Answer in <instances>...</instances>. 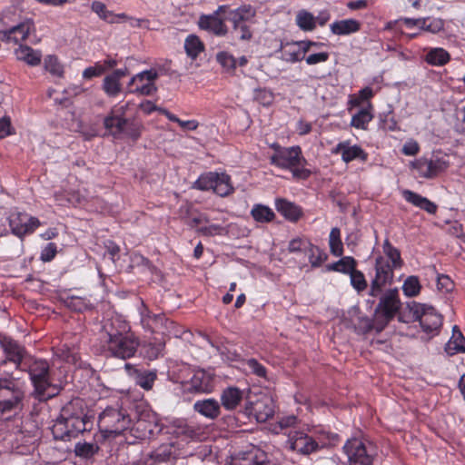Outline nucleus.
Here are the masks:
<instances>
[{"label":"nucleus","instance_id":"obj_1","mask_svg":"<svg viewBox=\"0 0 465 465\" xmlns=\"http://www.w3.org/2000/svg\"><path fill=\"white\" fill-rule=\"evenodd\" d=\"M100 344L107 355L126 360L135 355L140 341L132 331L129 322L116 316L103 325Z\"/></svg>","mask_w":465,"mask_h":465},{"label":"nucleus","instance_id":"obj_2","mask_svg":"<svg viewBox=\"0 0 465 465\" xmlns=\"http://www.w3.org/2000/svg\"><path fill=\"white\" fill-rule=\"evenodd\" d=\"M130 103L117 104L104 119V126L115 138L124 135L137 141L143 133V124L140 120L128 116Z\"/></svg>","mask_w":465,"mask_h":465},{"label":"nucleus","instance_id":"obj_3","mask_svg":"<svg viewBox=\"0 0 465 465\" xmlns=\"http://www.w3.org/2000/svg\"><path fill=\"white\" fill-rule=\"evenodd\" d=\"M269 161L279 169L290 171L292 179L297 182L308 180L312 174V171L306 168L308 162L299 145L287 147L278 155H271Z\"/></svg>","mask_w":465,"mask_h":465},{"label":"nucleus","instance_id":"obj_4","mask_svg":"<svg viewBox=\"0 0 465 465\" xmlns=\"http://www.w3.org/2000/svg\"><path fill=\"white\" fill-rule=\"evenodd\" d=\"M131 426L129 413L119 403L107 406L98 416V427L104 437L120 435Z\"/></svg>","mask_w":465,"mask_h":465},{"label":"nucleus","instance_id":"obj_5","mask_svg":"<svg viewBox=\"0 0 465 465\" xmlns=\"http://www.w3.org/2000/svg\"><path fill=\"white\" fill-rule=\"evenodd\" d=\"M349 465H373L378 455L376 444L365 438H351L342 447Z\"/></svg>","mask_w":465,"mask_h":465},{"label":"nucleus","instance_id":"obj_6","mask_svg":"<svg viewBox=\"0 0 465 465\" xmlns=\"http://www.w3.org/2000/svg\"><path fill=\"white\" fill-rule=\"evenodd\" d=\"M412 321H419L422 331L430 337L438 335L443 317L432 306L411 302L407 304Z\"/></svg>","mask_w":465,"mask_h":465},{"label":"nucleus","instance_id":"obj_7","mask_svg":"<svg viewBox=\"0 0 465 465\" xmlns=\"http://www.w3.org/2000/svg\"><path fill=\"white\" fill-rule=\"evenodd\" d=\"M378 297L380 300L374 312L378 317L377 332H381L399 312L401 302L397 288L382 292Z\"/></svg>","mask_w":465,"mask_h":465},{"label":"nucleus","instance_id":"obj_8","mask_svg":"<svg viewBox=\"0 0 465 465\" xmlns=\"http://www.w3.org/2000/svg\"><path fill=\"white\" fill-rule=\"evenodd\" d=\"M24 391L14 379L0 378V416L23 408Z\"/></svg>","mask_w":465,"mask_h":465},{"label":"nucleus","instance_id":"obj_9","mask_svg":"<svg viewBox=\"0 0 465 465\" xmlns=\"http://www.w3.org/2000/svg\"><path fill=\"white\" fill-rule=\"evenodd\" d=\"M193 187L200 191L213 190L215 194L221 197H226L234 192L230 175L217 172H208L201 174Z\"/></svg>","mask_w":465,"mask_h":465},{"label":"nucleus","instance_id":"obj_10","mask_svg":"<svg viewBox=\"0 0 465 465\" xmlns=\"http://www.w3.org/2000/svg\"><path fill=\"white\" fill-rule=\"evenodd\" d=\"M28 374L34 385L35 391L40 400H47L54 395V392L48 391L52 383L50 380L49 364L46 361H34L28 366Z\"/></svg>","mask_w":465,"mask_h":465},{"label":"nucleus","instance_id":"obj_11","mask_svg":"<svg viewBox=\"0 0 465 465\" xmlns=\"http://www.w3.org/2000/svg\"><path fill=\"white\" fill-rule=\"evenodd\" d=\"M171 433L182 440L203 441L208 438L209 428L193 420L178 419L173 422Z\"/></svg>","mask_w":465,"mask_h":465},{"label":"nucleus","instance_id":"obj_12","mask_svg":"<svg viewBox=\"0 0 465 465\" xmlns=\"http://www.w3.org/2000/svg\"><path fill=\"white\" fill-rule=\"evenodd\" d=\"M396 269V267H391L390 262L385 257L378 256L375 259V275L371 282L369 295L376 298L381 294L383 288L393 282L394 270Z\"/></svg>","mask_w":465,"mask_h":465},{"label":"nucleus","instance_id":"obj_13","mask_svg":"<svg viewBox=\"0 0 465 465\" xmlns=\"http://www.w3.org/2000/svg\"><path fill=\"white\" fill-rule=\"evenodd\" d=\"M419 177L433 179L449 167V162L439 154H431L430 157L421 156L411 163Z\"/></svg>","mask_w":465,"mask_h":465},{"label":"nucleus","instance_id":"obj_14","mask_svg":"<svg viewBox=\"0 0 465 465\" xmlns=\"http://www.w3.org/2000/svg\"><path fill=\"white\" fill-rule=\"evenodd\" d=\"M90 421L84 420L63 419L59 417L54 421L52 427V433L55 440H70L72 438H76L80 433L89 430L88 425Z\"/></svg>","mask_w":465,"mask_h":465},{"label":"nucleus","instance_id":"obj_15","mask_svg":"<svg viewBox=\"0 0 465 465\" xmlns=\"http://www.w3.org/2000/svg\"><path fill=\"white\" fill-rule=\"evenodd\" d=\"M8 223L11 232L21 240H24L26 235L34 233L41 226L38 218L25 213H11L8 217Z\"/></svg>","mask_w":465,"mask_h":465},{"label":"nucleus","instance_id":"obj_16","mask_svg":"<svg viewBox=\"0 0 465 465\" xmlns=\"http://www.w3.org/2000/svg\"><path fill=\"white\" fill-rule=\"evenodd\" d=\"M157 78L156 70L143 71L131 78L128 84L129 92L139 95H152L157 91L154 84Z\"/></svg>","mask_w":465,"mask_h":465},{"label":"nucleus","instance_id":"obj_17","mask_svg":"<svg viewBox=\"0 0 465 465\" xmlns=\"http://www.w3.org/2000/svg\"><path fill=\"white\" fill-rule=\"evenodd\" d=\"M288 448L302 455H310L318 451L317 443L312 434L303 430H290L286 441Z\"/></svg>","mask_w":465,"mask_h":465},{"label":"nucleus","instance_id":"obj_18","mask_svg":"<svg viewBox=\"0 0 465 465\" xmlns=\"http://www.w3.org/2000/svg\"><path fill=\"white\" fill-rule=\"evenodd\" d=\"M213 388V373L202 369L194 371L191 379L184 384L186 391L196 393H210Z\"/></svg>","mask_w":465,"mask_h":465},{"label":"nucleus","instance_id":"obj_19","mask_svg":"<svg viewBox=\"0 0 465 465\" xmlns=\"http://www.w3.org/2000/svg\"><path fill=\"white\" fill-rule=\"evenodd\" d=\"M35 25L32 18H24L21 21L13 23L7 34L3 37V42L20 44L28 38L32 32H35Z\"/></svg>","mask_w":465,"mask_h":465},{"label":"nucleus","instance_id":"obj_20","mask_svg":"<svg viewBox=\"0 0 465 465\" xmlns=\"http://www.w3.org/2000/svg\"><path fill=\"white\" fill-rule=\"evenodd\" d=\"M331 153L334 154H341V160L345 163L358 160L361 163H366L369 159V153L365 152L360 145H351L350 141H343L337 143L332 149Z\"/></svg>","mask_w":465,"mask_h":465},{"label":"nucleus","instance_id":"obj_21","mask_svg":"<svg viewBox=\"0 0 465 465\" xmlns=\"http://www.w3.org/2000/svg\"><path fill=\"white\" fill-rule=\"evenodd\" d=\"M35 432V426L32 422L21 421V424L16 425L11 432L13 447L19 449L34 444L36 437Z\"/></svg>","mask_w":465,"mask_h":465},{"label":"nucleus","instance_id":"obj_22","mask_svg":"<svg viewBox=\"0 0 465 465\" xmlns=\"http://www.w3.org/2000/svg\"><path fill=\"white\" fill-rule=\"evenodd\" d=\"M140 314V321L143 327L153 332L160 331L166 328L167 319L163 313H153L148 306L141 301V305L138 308Z\"/></svg>","mask_w":465,"mask_h":465},{"label":"nucleus","instance_id":"obj_23","mask_svg":"<svg viewBox=\"0 0 465 465\" xmlns=\"http://www.w3.org/2000/svg\"><path fill=\"white\" fill-rule=\"evenodd\" d=\"M249 405L246 406V411L252 415L258 422L267 421L275 411L273 401L267 396L258 399L255 402H250Z\"/></svg>","mask_w":465,"mask_h":465},{"label":"nucleus","instance_id":"obj_24","mask_svg":"<svg viewBox=\"0 0 465 465\" xmlns=\"http://www.w3.org/2000/svg\"><path fill=\"white\" fill-rule=\"evenodd\" d=\"M267 455L262 450L251 447L232 459L231 465H267Z\"/></svg>","mask_w":465,"mask_h":465},{"label":"nucleus","instance_id":"obj_25","mask_svg":"<svg viewBox=\"0 0 465 465\" xmlns=\"http://www.w3.org/2000/svg\"><path fill=\"white\" fill-rule=\"evenodd\" d=\"M203 30L213 33L216 36H224L228 33V27L224 21L215 15H202L198 22Z\"/></svg>","mask_w":465,"mask_h":465},{"label":"nucleus","instance_id":"obj_26","mask_svg":"<svg viewBox=\"0 0 465 465\" xmlns=\"http://www.w3.org/2000/svg\"><path fill=\"white\" fill-rule=\"evenodd\" d=\"M180 455L179 449L174 442H168L161 444L154 449L149 455L152 460L151 465L157 463L167 462L171 460H175Z\"/></svg>","mask_w":465,"mask_h":465},{"label":"nucleus","instance_id":"obj_27","mask_svg":"<svg viewBox=\"0 0 465 465\" xmlns=\"http://www.w3.org/2000/svg\"><path fill=\"white\" fill-rule=\"evenodd\" d=\"M193 411L209 420H215L221 414V404L213 398L198 400L193 403Z\"/></svg>","mask_w":465,"mask_h":465},{"label":"nucleus","instance_id":"obj_28","mask_svg":"<svg viewBox=\"0 0 465 465\" xmlns=\"http://www.w3.org/2000/svg\"><path fill=\"white\" fill-rule=\"evenodd\" d=\"M221 405L226 411H234L243 400V391L235 386H229L222 391Z\"/></svg>","mask_w":465,"mask_h":465},{"label":"nucleus","instance_id":"obj_29","mask_svg":"<svg viewBox=\"0 0 465 465\" xmlns=\"http://www.w3.org/2000/svg\"><path fill=\"white\" fill-rule=\"evenodd\" d=\"M312 439L317 443V450L334 446L339 442V435L337 433L327 430L323 427H314L309 430Z\"/></svg>","mask_w":465,"mask_h":465},{"label":"nucleus","instance_id":"obj_30","mask_svg":"<svg viewBox=\"0 0 465 465\" xmlns=\"http://www.w3.org/2000/svg\"><path fill=\"white\" fill-rule=\"evenodd\" d=\"M402 196L406 202L411 203L415 207L420 208V210L425 211L430 214H435L438 211V206L435 203L415 192L411 190H404L402 192Z\"/></svg>","mask_w":465,"mask_h":465},{"label":"nucleus","instance_id":"obj_31","mask_svg":"<svg viewBox=\"0 0 465 465\" xmlns=\"http://www.w3.org/2000/svg\"><path fill=\"white\" fill-rule=\"evenodd\" d=\"M84 405V403L82 399H73L65 406L63 407L60 412V416H62L63 419L76 420V418H79V420L90 421L85 412Z\"/></svg>","mask_w":465,"mask_h":465},{"label":"nucleus","instance_id":"obj_32","mask_svg":"<svg viewBox=\"0 0 465 465\" xmlns=\"http://www.w3.org/2000/svg\"><path fill=\"white\" fill-rule=\"evenodd\" d=\"M276 210L288 221L296 223L302 216V210L295 203L285 199H277Z\"/></svg>","mask_w":465,"mask_h":465},{"label":"nucleus","instance_id":"obj_33","mask_svg":"<svg viewBox=\"0 0 465 465\" xmlns=\"http://www.w3.org/2000/svg\"><path fill=\"white\" fill-rule=\"evenodd\" d=\"M361 28V22L353 18L338 20L330 25L331 32L335 35H349L359 32Z\"/></svg>","mask_w":465,"mask_h":465},{"label":"nucleus","instance_id":"obj_34","mask_svg":"<svg viewBox=\"0 0 465 465\" xmlns=\"http://www.w3.org/2000/svg\"><path fill=\"white\" fill-rule=\"evenodd\" d=\"M2 347L6 355V359L16 364L17 368H20L24 357V348L15 341L7 338L2 341Z\"/></svg>","mask_w":465,"mask_h":465},{"label":"nucleus","instance_id":"obj_35","mask_svg":"<svg viewBox=\"0 0 465 465\" xmlns=\"http://www.w3.org/2000/svg\"><path fill=\"white\" fill-rule=\"evenodd\" d=\"M229 15V21L232 25L238 26L239 24L253 23L255 11L251 5H245L230 11Z\"/></svg>","mask_w":465,"mask_h":465},{"label":"nucleus","instance_id":"obj_36","mask_svg":"<svg viewBox=\"0 0 465 465\" xmlns=\"http://www.w3.org/2000/svg\"><path fill=\"white\" fill-rule=\"evenodd\" d=\"M445 351L450 356L465 353V337L456 325L452 329L450 339L445 345Z\"/></svg>","mask_w":465,"mask_h":465},{"label":"nucleus","instance_id":"obj_37","mask_svg":"<svg viewBox=\"0 0 465 465\" xmlns=\"http://www.w3.org/2000/svg\"><path fill=\"white\" fill-rule=\"evenodd\" d=\"M15 54L18 60L24 61L28 65L37 66L41 64L42 53L28 45H20Z\"/></svg>","mask_w":465,"mask_h":465},{"label":"nucleus","instance_id":"obj_38","mask_svg":"<svg viewBox=\"0 0 465 465\" xmlns=\"http://www.w3.org/2000/svg\"><path fill=\"white\" fill-rule=\"evenodd\" d=\"M139 347H141V354L144 358L153 361L162 354L164 348V342L153 338L143 341V344L140 343Z\"/></svg>","mask_w":465,"mask_h":465},{"label":"nucleus","instance_id":"obj_39","mask_svg":"<svg viewBox=\"0 0 465 465\" xmlns=\"http://www.w3.org/2000/svg\"><path fill=\"white\" fill-rule=\"evenodd\" d=\"M372 109L371 104H368L367 107L361 108L357 114L352 115L351 125L356 129L367 130L369 123L373 118Z\"/></svg>","mask_w":465,"mask_h":465},{"label":"nucleus","instance_id":"obj_40","mask_svg":"<svg viewBox=\"0 0 465 465\" xmlns=\"http://www.w3.org/2000/svg\"><path fill=\"white\" fill-rule=\"evenodd\" d=\"M357 266L356 260L351 256H344L339 261L326 266L327 271L351 274Z\"/></svg>","mask_w":465,"mask_h":465},{"label":"nucleus","instance_id":"obj_41","mask_svg":"<svg viewBox=\"0 0 465 465\" xmlns=\"http://www.w3.org/2000/svg\"><path fill=\"white\" fill-rule=\"evenodd\" d=\"M216 62L221 65L223 72L234 75L237 68V59L227 51H220L215 55Z\"/></svg>","mask_w":465,"mask_h":465},{"label":"nucleus","instance_id":"obj_42","mask_svg":"<svg viewBox=\"0 0 465 465\" xmlns=\"http://www.w3.org/2000/svg\"><path fill=\"white\" fill-rule=\"evenodd\" d=\"M251 215L257 223H271L275 218V213L272 208L261 203L254 204L251 210Z\"/></svg>","mask_w":465,"mask_h":465},{"label":"nucleus","instance_id":"obj_43","mask_svg":"<svg viewBox=\"0 0 465 465\" xmlns=\"http://www.w3.org/2000/svg\"><path fill=\"white\" fill-rule=\"evenodd\" d=\"M382 250L385 259L390 262L391 267L401 268L403 266L404 262L400 250L394 247L388 239L384 241Z\"/></svg>","mask_w":465,"mask_h":465},{"label":"nucleus","instance_id":"obj_44","mask_svg":"<svg viewBox=\"0 0 465 465\" xmlns=\"http://www.w3.org/2000/svg\"><path fill=\"white\" fill-rule=\"evenodd\" d=\"M295 23L297 26L304 32H312L316 28L315 16L305 9L298 11L295 17Z\"/></svg>","mask_w":465,"mask_h":465},{"label":"nucleus","instance_id":"obj_45","mask_svg":"<svg viewBox=\"0 0 465 465\" xmlns=\"http://www.w3.org/2000/svg\"><path fill=\"white\" fill-rule=\"evenodd\" d=\"M450 60V54L443 48H433L426 55L428 64L435 66H442Z\"/></svg>","mask_w":465,"mask_h":465},{"label":"nucleus","instance_id":"obj_46","mask_svg":"<svg viewBox=\"0 0 465 465\" xmlns=\"http://www.w3.org/2000/svg\"><path fill=\"white\" fill-rule=\"evenodd\" d=\"M184 48L187 55L195 59L204 50V45L197 35H190L185 39Z\"/></svg>","mask_w":465,"mask_h":465},{"label":"nucleus","instance_id":"obj_47","mask_svg":"<svg viewBox=\"0 0 465 465\" xmlns=\"http://www.w3.org/2000/svg\"><path fill=\"white\" fill-rule=\"evenodd\" d=\"M305 254L308 255L309 262L313 268L322 266V264L328 259L327 253L322 249L312 242L308 247L307 252H305Z\"/></svg>","mask_w":465,"mask_h":465},{"label":"nucleus","instance_id":"obj_48","mask_svg":"<svg viewBox=\"0 0 465 465\" xmlns=\"http://www.w3.org/2000/svg\"><path fill=\"white\" fill-rule=\"evenodd\" d=\"M64 303L67 308L76 312H84L94 309V305L89 300L78 296L68 297Z\"/></svg>","mask_w":465,"mask_h":465},{"label":"nucleus","instance_id":"obj_49","mask_svg":"<svg viewBox=\"0 0 465 465\" xmlns=\"http://www.w3.org/2000/svg\"><path fill=\"white\" fill-rule=\"evenodd\" d=\"M282 59L288 63H297L303 59L296 42L287 43L282 45Z\"/></svg>","mask_w":465,"mask_h":465},{"label":"nucleus","instance_id":"obj_50","mask_svg":"<svg viewBox=\"0 0 465 465\" xmlns=\"http://www.w3.org/2000/svg\"><path fill=\"white\" fill-rule=\"evenodd\" d=\"M329 246L332 255L341 257L343 254V244L341 239V230L338 227H333L330 232Z\"/></svg>","mask_w":465,"mask_h":465},{"label":"nucleus","instance_id":"obj_51","mask_svg":"<svg viewBox=\"0 0 465 465\" xmlns=\"http://www.w3.org/2000/svg\"><path fill=\"white\" fill-rule=\"evenodd\" d=\"M44 66L45 71L56 77H63L64 74V65L59 61L58 57L54 54L46 55L44 60Z\"/></svg>","mask_w":465,"mask_h":465},{"label":"nucleus","instance_id":"obj_52","mask_svg":"<svg viewBox=\"0 0 465 465\" xmlns=\"http://www.w3.org/2000/svg\"><path fill=\"white\" fill-rule=\"evenodd\" d=\"M91 9L99 16L100 19L110 24L117 23L114 13L108 10L104 3L100 1H94L91 5Z\"/></svg>","mask_w":465,"mask_h":465},{"label":"nucleus","instance_id":"obj_53","mask_svg":"<svg viewBox=\"0 0 465 465\" xmlns=\"http://www.w3.org/2000/svg\"><path fill=\"white\" fill-rule=\"evenodd\" d=\"M16 22V14L15 11L5 9L0 12V38L5 36L12 24Z\"/></svg>","mask_w":465,"mask_h":465},{"label":"nucleus","instance_id":"obj_54","mask_svg":"<svg viewBox=\"0 0 465 465\" xmlns=\"http://www.w3.org/2000/svg\"><path fill=\"white\" fill-rule=\"evenodd\" d=\"M161 114L164 115L169 121L176 123L184 131H194L199 126V122L196 120L183 121L177 117L174 114L168 110H161Z\"/></svg>","mask_w":465,"mask_h":465},{"label":"nucleus","instance_id":"obj_55","mask_svg":"<svg viewBox=\"0 0 465 465\" xmlns=\"http://www.w3.org/2000/svg\"><path fill=\"white\" fill-rule=\"evenodd\" d=\"M421 290V285L418 276H409L402 284L403 293L408 297L417 296Z\"/></svg>","mask_w":465,"mask_h":465},{"label":"nucleus","instance_id":"obj_56","mask_svg":"<svg viewBox=\"0 0 465 465\" xmlns=\"http://www.w3.org/2000/svg\"><path fill=\"white\" fill-rule=\"evenodd\" d=\"M378 317L374 314V319L369 317H361L359 319L355 325V330L358 333L367 334L372 331L377 332Z\"/></svg>","mask_w":465,"mask_h":465},{"label":"nucleus","instance_id":"obj_57","mask_svg":"<svg viewBox=\"0 0 465 465\" xmlns=\"http://www.w3.org/2000/svg\"><path fill=\"white\" fill-rule=\"evenodd\" d=\"M99 450V447L96 443L93 442H78L74 447L75 455L82 458H91L93 457Z\"/></svg>","mask_w":465,"mask_h":465},{"label":"nucleus","instance_id":"obj_58","mask_svg":"<svg viewBox=\"0 0 465 465\" xmlns=\"http://www.w3.org/2000/svg\"><path fill=\"white\" fill-rule=\"evenodd\" d=\"M103 90L108 96L115 97L121 92L120 81L112 74L106 75L104 79Z\"/></svg>","mask_w":465,"mask_h":465},{"label":"nucleus","instance_id":"obj_59","mask_svg":"<svg viewBox=\"0 0 465 465\" xmlns=\"http://www.w3.org/2000/svg\"><path fill=\"white\" fill-rule=\"evenodd\" d=\"M157 378L156 371H146L137 375L136 383L143 390L149 391L153 388Z\"/></svg>","mask_w":465,"mask_h":465},{"label":"nucleus","instance_id":"obj_60","mask_svg":"<svg viewBox=\"0 0 465 465\" xmlns=\"http://www.w3.org/2000/svg\"><path fill=\"white\" fill-rule=\"evenodd\" d=\"M351 284L360 293L368 287L367 281L362 272L355 269L351 274Z\"/></svg>","mask_w":465,"mask_h":465},{"label":"nucleus","instance_id":"obj_61","mask_svg":"<svg viewBox=\"0 0 465 465\" xmlns=\"http://www.w3.org/2000/svg\"><path fill=\"white\" fill-rule=\"evenodd\" d=\"M374 94L373 90L366 86L361 89L356 96L351 97L349 103L351 106H360L363 102L371 100Z\"/></svg>","mask_w":465,"mask_h":465},{"label":"nucleus","instance_id":"obj_62","mask_svg":"<svg viewBox=\"0 0 465 465\" xmlns=\"http://www.w3.org/2000/svg\"><path fill=\"white\" fill-rule=\"evenodd\" d=\"M311 242L303 238H294L290 241L288 245V251L292 253L297 252H307V249L310 246Z\"/></svg>","mask_w":465,"mask_h":465},{"label":"nucleus","instance_id":"obj_63","mask_svg":"<svg viewBox=\"0 0 465 465\" xmlns=\"http://www.w3.org/2000/svg\"><path fill=\"white\" fill-rule=\"evenodd\" d=\"M444 28V21L441 18H430L425 17V22L422 31L431 34H437Z\"/></svg>","mask_w":465,"mask_h":465},{"label":"nucleus","instance_id":"obj_64","mask_svg":"<svg viewBox=\"0 0 465 465\" xmlns=\"http://www.w3.org/2000/svg\"><path fill=\"white\" fill-rule=\"evenodd\" d=\"M254 99L264 106L272 104L274 96L272 91L266 88H259L254 91Z\"/></svg>","mask_w":465,"mask_h":465}]
</instances>
